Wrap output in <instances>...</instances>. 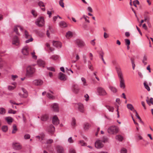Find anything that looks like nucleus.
<instances>
[{
    "mask_svg": "<svg viewBox=\"0 0 153 153\" xmlns=\"http://www.w3.org/2000/svg\"><path fill=\"white\" fill-rule=\"evenodd\" d=\"M109 88L111 91L114 93H116L117 92V89L115 87L109 86Z\"/></svg>",
    "mask_w": 153,
    "mask_h": 153,
    "instance_id": "21",
    "label": "nucleus"
},
{
    "mask_svg": "<svg viewBox=\"0 0 153 153\" xmlns=\"http://www.w3.org/2000/svg\"><path fill=\"white\" fill-rule=\"evenodd\" d=\"M126 45H129L130 44V41L129 39H125Z\"/></svg>",
    "mask_w": 153,
    "mask_h": 153,
    "instance_id": "45",
    "label": "nucleus"
},
{
    "mask_svg": "<svg viewBox=\"0 0 153 153\" xmlns=\"http://www.w3.org/2000/svg\"><path fill=\"white\" fill-rule=\"evenodd\" d=\"M90 127V124L87 123L84 124V128L86 130L88 129Z\"/></svg>",
    "mask_w": 153,
    "mask_h": 153,
    "instance_id": "38",
    "label": "nucleus"
},
{
    "mask_svg": "<svg viewBox=\"0 0 153 153\" xmlns=\"http://www.w3.org/2000/svg\"><path fill=\"white\" fill-rule=\"evenodd\" d=\"M14 149L17 150H19L21 149V146L19 144L16 143H14Z\"/></svg>",
    "mask_w": 153,
    "mask_h": 153,
    "instance_id": "23",
    "label": "nucleus"
},
{
    "mask_svg": "<svg viewBox=\"0 0 153 153\" xmlns=\"http://www.w3.org/2000/svg\"><path fill=\"white\" fill-rule=\"evenodd\" d=\"M105 107L109 111H111L112 112L113 111L114 108L113 107L109 105H106Z\"/></svg>",
    "mask_w": 153,
    "mask_h": 153,
    "instance_id": "35",
    "label": "nucleus"
},
{
    "mask_svg": "<svg viewBox=\"0 0 153 153\" xmlns=\"http://www.w3.org/2000/svg\"><path fill=\"white\" fill-rule=\"evenodd\" d=\"M87 9L90 12H93V10L92 8L90 7H88Z\"/></svg>",
    "mask_w": 153,
    "mask_h": 153,
    "instance_id": "64",
    "label": "nucleus"
},
{
    "mask_svg": "<svg viewBox=\"0 0 153 153\" xmlns=\"http://www.w3.org/2000/svg\"><path fill=\"white\" fill-rule=\"evenodd\" d=\"M6 113L5 109L3 108H0V114H4Z\"/></svg>",
    "mask_w": 153,
    "mask_h": 153,
    "instance_id": "34",
    "label": "nucleus"
},
{
    "mask_svg": "<svg viewBox=\"0 0 153 153\" xmlns=\"http://www.w3.org/2000/svg\"><path fill=\"white\" fill-rule=\"evenodd\" d=\"M38 5L40 7H44L45 6V5H44V3L42 1H39L38 3Z\"/></svg>",
    "mask_w": 153,
    "mask_h": 153,
    "instance_id": "43",
    "label": "nucleus"
},
{
    "mask_svg": "<svg viewBox=\"0 0 153 153\" xmlns=\"http://www.w3.org/2000/svg\"><path fill=\"white\" fill-rule=\"evenodd\" d=\"M35 68L31 66H28L27 68V74L28 75H32L34 74L35 72Z\"/></svg>",
    "mask_w": 153,
    "mask_h": 153,
    "instance_id": "5",
    "label": "nucleus"
},
{
    "mask_svg": "<svg viewBox=\"0 0 153 153\" xmlns=\"http://www.w3.org/2000/svg\"><path fill=\"white\" fill-rule=\"evenodd\" d=\"M69 153H76L75 150L72 149H70L69 151Z\"/></svg>",
    "mask_w": 153,
    "mask_h": 153,
    "instance_id": "58",
    "label": "nucleus"
},
{
    "mask_svg": "<svg viewBox=\"0 0 153 153\" xmlns=\"http://www.w3.org/2000/svg\"><path fill=\"white\" fill-rule=\"evenodd\" d=\"M77 45L79 47H82L85 45L84 42L82 40H77L76 41Z\"/></svg>",
    "mask_w": 153,
    "mask_h": 153,
    "instance_id": "13",
    "label": "nucleus"
},
{
    "mask_svg": "<svg viewBox=\"0 0 153 153\" xmlns=\"http://www.w3.org/2000/svg\"><path fill=\"white\" fill-rule=\"evenodd\" d=\"M116 69L119 79L120 87L124 89L125 88V80L121 69L120 67H117L116 68Z\"/></svg>",
    "mask_w": 153,
    "mask_h": 153,
    "instance_id": "1",
    "label": "nucleus"
},
{
    "mask_svg": "<svg viewBox=\"0 0 153 153\" xmlns=\"http://www.w3.org/2000/svg\"><path fill=\"white\" fill-rule=\"evenodd\" d=\"M97 92L99 95L101 96H105L107 94L106 91L104 89L101 87L98 88Z\"/></svg>",
    "mask_w": 153,
    "mask_h": 153,
    "instance_id": "7",
    "label": "nucleus"
},
{
    "mask_svg": "<svg viewBox=\"0 0 153 153\" xmlns=\"http://www.w3.org/2000/svg\"><path fill=\"white\" fill-rule=\"evenodd\" d=\"M147 98V99L146 100V101L148 104L149 105H150L151 103L153 105V98H151L150 99L148 97Z\"/></svg>",
    "mask_w": 153,
    "mask_h": 153,
    "instance_id": "24",
    "label": "nucleus"
},
{
    "mask_svg": "<svg viewBox=\"0 0 153 153\" xmlns=\"http://www.w3.org/2000/svg\"><path fill=\"white\" fill-rule=\"evenodd\" d=\"M72 89L73 91L75 94L78 93L79 90L78 86L76 85H74L72 86Z\"/></svg>",
    "mask_w": 153,
    "mask_h": 153,
    "instance_id": "12",
    "label": "nucleus"
},
{
    "mask_svg": "<svg viewBox=\"0 0 153 153\" xmlns=\"http://www.w3.org/2000/svg\"><path fill=\"white\" fill-rule=\"evenodd\" d=\"M33 83L36 85H40L42 84L43 81L40 79H36L33 81Z\"/></svg>",
    "mask_w": 153,
    "mask_h": 153,
    "instance_id": "17",
    "label": "nucleus"
},
{
    "mask_svg": "<svg viewBox=\"0 0 153 153\" xmlns=\"http://www.w3.org/2000/svg\"><path fill=\"white\" fill-rule=\"evenodd\" d=\"M59 58V56L57 55H54L51 56L50 59L52 60H57Z\"/></svg>",
    "mask_w": 153,
    "mask_h": 153,
    "instance_id": "33",
    "label": "nucleus"
},
{
    "mask_svg": "<svg viewBox=\"0 0 153 153\" xmlns=\"http://www.w3.org/2000/svg\"><path fill=\"white\" fill-rule=\"evenodd\" d=\"M22 90L24 93V94H22L21 93H19V94L22 97L26 98L27 97L28 94L27 90L23 88H22Z\"/></svg>",
    "mask_w": 153,
    "mask_h": 153,
    "instance_id": "11",
    "label": "nucleus"
},
{
    "mask_svg": "<svg viewBox=\"0 0 153 153\" xmlns=\"http://www.w3.org/2000/svg\"><path fill=\"white\" fill-rule=\"evenodd\" d=\"M133 4H139L140 3H139V1L138 0H136L134 1L133 2Z\"/></svg>",
    "mask_w": 153,
    "mask_h": 153,
    "instance_id": "57",
    "label": "nucleus"
},
{
    "mask_svg": "<svg viewBox=\"0 0 153 153\" xmlns=\"http://www.w3.org/2000/svg\"><path fill=\"white\" fill-rule=\"evenodd\" d=\"M19 43V40L17 36H15L12 39V44L18 45Z\"/></svg>",
    "mask_w": 153,
    "mask_h": 153,
    "instance_id": "9",
    "label": "nucleus"
},
{
    "mask_svg": "<svg viewBox=\"0 0 153 153\" xmlns=\"http://www.w3.org/2000/svg\"><path fill=\"white\" fill-rule=\"evenodd\" d=\"M81 80L82 82H83V85L84 86H87V84L86 82V81L85 79L83 77H82L81 78Z\"/></svg>",
    "mask_w": 153,
    "mask_h": 153,
    "instance_id": "40",
    "label": "nucleus"
},
{
    "mask_svg": "<svg viewBox=\"0 0 153 153\" xmlns=\"http://www.w3.org/2000/svg\"><path fill=\"white\" fill-rule=\"evenodd\" d=\"M133 112H134L135 113V116H136L138 118V119H139V118H140V117H139V116L138 115V113L137 111L135 110H134L133 111Z\"/></svg>",
    "mask_w": 153,
    "mask_h": 153,
    "instance_id": "50",
    "label": "nucleus"
},
{
    "mask_svg": "<svg viewBox=\"0 0 153 153\" xmlns=\"http://www.w3.org/2000/svg\"><path fill=\"white\" fill-rule=\"evenodd\" d=\"M48 119V115L45 114L42 115L41 117V119L42 121H46Z\"/></svg>",
    "mask_w": 153,
    "mask_h": 153,
    "instance_id": "29",
    "label": "nucleus"
},
{
    "mask_svg": "<svg viewBox=\"0 0 153 153\" xmlns=\"http://www.w3.org/2000/svg\"><path fill=\"white\" fill-rule=\"evenodd\" d=\"M17 130L16 126L15 124H14L13 126V130L12 131V133L14 134L16 133Z\"/></svg>",
    "mask_w": 153,
    "mask_h": 153,
    "instance_id": "32",
    "label": "nucleus"
},
{
    "mask_svg": "<svg viewBox=\"0 0 153 153\" xmlns=\"http://www.w3.org/2000/svg\"><path fill=\"white\" fill-rule=\"evenodd\" d=\"M127 108L131 111H133L134 110V107L131 104H128L127 105Z\"/></svg>",
    "mask_w": 153,
    "mask_h": 153,
    "instance_id": "37",
    "label": "nucleus"
},
{
    "mask_svg": "<svg viewBox=\"0 0 153 153\" xmlns=\"http://www.w3.org/2000/svg\"><path fill=\"white\" fill-rule=\"evenodd\" d=\"M59 78L61 80L65 81L67 79V77L66 75L61 72L59 73Z\"/></svg>",
    "mask_w": 153,
    "mask_h": 153,
    "instance_id": "16",
    "label": "nucleus"
},
{
    "mask_svg": "<svg viewBox=\"0 0 153 153\" xmlns=\"http://www.w3.org/2000/svg\"><path fill=\"white\" fill-rule=\"evenodd\" d=\"M5 120L8 124H10L13 121V119L10 117H6L5 118Z\"/></svg>",
    "mask_w": 153,
    "mask_h": 153,
    "instance_id": "27",
    "label": "nucleus"
},
{
    "mask_svg": "<svg viewBox=\"0 0 153 153\" xmlns=\"http://www.w3.org/2000/svg\"><path fill=\"white\" fill-rule=\"evenodd\" d=\"M66 37L67 38L71 37L73 36V33L70 31H69L66 33Z\"/></svg>",
    "mask_w": 153,
    "mask_h": 153,
    "instance_id": "26",
    "label": "nucleus"
},
{
    "mask_svg": "<svg viewBox=\"0 0 153 153\" xmlns=\"http://www.w3.org/2000/svg\"><path fill=\"white\" fill-rule=\"evenodd\" d=\"M48 69L50 71H55V69L53 67H49L48 68Z\"/></svg>",
    "mask_w": 153,
    "mask_h": 153,
    "instance_id": "61",
    "label": "nucleus"
},
{
    "mask_svg": "<svg viewBox=\"0 0 153 153\" xmlns=\"http://www.w3.org/2000/svg\"><path fill=\"white\" fill-rule=\"evenodd\" d=\"M59 4L60 5L62 8L64 7V4L63 2V1H59Z\"/></svg>",
    "mask_w": 153,
    "mask_h": 153,
    "instance_id": "49",
    "label": "nucleus"
},
{
    "mask_svg": "<svg viewBox=\"0 0 153 153\" xmlns=\"http://www.w3.org/2000/svg\"><path fill=\"white\" fill-rule=\"evenodd\" d=\"M25 37L27 39H28V40L26 41V43H27L33 41V38L31 36L28 34V32L27 31L25 30Z\"/></svg>",
    "mask_w": 153,
    "mask_h": 153,
    "instance_id": "6",
    "label": "nucleus"
},
{
    "mask_svg": "<svg viewBox=\"0 0 153 153\" xmlns=\"http://www.w3.org/2000/svg\"><path fill=\"white\" fill-rule=\"evenodd\" d=\"M78 109L79 111L81 112L84 113L85 111V109L83 105L81 103H79L78 104Z\"/></svg>",
    "mask_w": 153,
    "mask_h": 153,
    "instance_id": "15",
    "label": "nucleus"
},
{
    "mask_svg": "<svg viewBox=\"0 0 153 153\" xmlns=\"http://www.w3.org/2000/svg\"><path fill=\"white\" fill-rule=\"evenodd\" d=\"M144 85L145 88L148 91H150V88L149 87L146 82H145L144 83Z\"/></svg>",
    "mask_w": 153,
    "mask_h": 153,
    "instance_id": "39",
    "label": "nucleus"
},
{
    "mask_svg": "<svg viewBox=\"0 0 153 153\" xmlns=\"http://www.w3.org/2000/svg\"><path fill=\"white\" fill-rule=\"evenodd\" d=\"M95 147L97 149H100L103 147V144L100 140H97L95 143Z\"/></svg>",
    "mask_w": 153,
    "mask_h": 153,
    "instance_id": "10",
    "label": "nucleus"
},
{
    "mask_svg": "<svg viewBox=\"0 0 153 153\" xmlns=\"http://www.w3.org/2000/svg\"><path fill=\"white\" fill-rule=\"evenodd\" d=\"M18 77V76L16 75H12V79L13 80H14L15 79L17 78Z\"/></svg>",
    "mask_w": 153,
    "mask_h": 153,
    "instance_id": "53",
    "label": "nucleus"
},
{
    "mask_svg": "<svg viewBox=\"0 0 153 153\" xmlns=\"http://www.w3.org/2000/svg\"><path fill=\"white\" fill-rule=\"evenodd\" d=\"M35 53L34 52H33L31 53L32 57L33 59H37V56L35 55Z\"/></svg>",
    "mask_w": 153,
    "mask_h": 153,
    "instance_id": "44",
    "label": "nucleus"
},
{
    "mask_svg": "<svg viewBox=\"0 0 153 153\" xmlns=\"http://www.w3.org/2000/svg\"><path fill=\"white\" fill-rule=\"evenodd\" d=\"M131 63H132V66H134V67H135V65L134 63V59L133 58H131Z\"/></svg>",
    "mask_w": 153,
    "mask_h": 153,
    "instance_id": "59",
    "label": "nucleus"
},
{
    "mask_svg": "<svg viewBox=\"0 0 153 153\" xmlns=\"http://www.w3.org/2000/svg\"><path fill=\"white\" fill-rule=\"evenodd\" d=\"M59 25L60 27H65L67 26L66 24L63 21L60 22L59 23Z\"/></svg>",
    "mask_w": 153,
    "mask_h": 153,
    "instance_id": "30",
    "label": "nucleus"
},
{
    "mask_svg": "<svg viewBox=\"0 0 153 153\" xmlns=\"http://www.w3.org/2000/svg\"><path fill=\"white\" fill-rule=\"evenodd\" d=\"M121 153H127V150L126 149L123 148L121 150Z\"/></svg>",
    "mask_w": 153,
    "mask_h": 153,
    "instance_id": "47",
    "label": "nucleus"
},
{
    "mask_svg": "<svg viewBox=\"0 0 153 153\" xmlns=\"http://www.w3.org/2000/svg\"><path fill=\"white\" fill-rule=\"evenodd\" d=\"M30 136L29 134H26L25 135L24 137L25 139H29L30 138Z\"/></svg>",
    "mask_w": 153,
    "mask_h": 153,
    "instance_id": "54",
    "label": "nucleus"
},
{
    "mask_svg": "<svg viewBox=\"0 0 153 153\" xmlns=\"http://www.w3.org/2000/svg\"><path fill=\"white\" fill-rule=\"evenodd\" d=\"M31 13L34 17H36L37 16V13L35 10H32L31 11Z\"/></svg>",
    "mask_w": 153,
    "mask_h": 153,
    "instance_id": "41",
    "label": "nucleus"
},
{
    "mask_svg": "<svg viewBox=\"0 0 153 153\" xmlns=\"http://www.w3.org/2000/svg\"><path fill=\"white\" fill-rule=\"evenodd\" d=\"M83 18L85 19V21L87 22H89V20H88L87 19V18H89V17L87 16H85V15H84L83 16Z\"/></svg>",
    "mask_w": 153,
    "mask_h": 153,
    "instance_id": "56",
    "label": "nucleus"
},
{
    "mask_svg": "<svg viewBox=\"0 0 153 153\" xmlns=\"http://www.w3.org/2000/svg\"><path fill=\"white\" fill-rule=\"evenodd\" d=\"M35 23L36 25L39 27L43 26L45 24L44 20L43 18L40 17L38 18L36 21Z\"/></svg>",
    "mask_w": 153,
    "mask_h": 153,
    "instance_id": "3",
    "label": "nucleus"
},
{
    "mask_svg": "<svg viewBox=\"0 0 153 153\" xmlns=\"http://www.w3.org/2000/svg\"><path fill=\"white\" fill-rule=\"evenodd\" d=\"M52 42L53 46L56 48H61L62 47V43L59 42L53 41Z\"/></svg>",
    "mask_w": 153,
    "mask_h": 153,
    "instance_id": "14",
    "label": "nucleus"
},
{
    "mask_svg": "<svg viewBox=\"0 0 153 153\" xmlns=\"http://www.w3.org/2000/svg\"><path fill=\"white\" fill-rule=\"evenodd\" d=\"M53 142V140L52 139H49L47 141V143H51Z\"/></svg>",
    "mask_w": 153,
    "mask_h": 153,
    "instance_id": "63",
    "label": "nucleus"
},
{
    "mask_svg": "<svg viewBox=\"0 0 153 153\" xmlns=\"http://www.w3.org/2000/svg\"><path fill=\"white\" fill-rule=\"evenodd\" d=\"M47 131L50 134H53L55 131V128L54 127L52 124L48 126L47 129Z\"/></svg>",
    "mask_w": 153,
    "mask_h": 153,
    "instance_id": "8",
    "label": "nucleus"
},
{
    "mask_svg": "<svg viewBox=\"0 0 153 153\" xmlns=\"http://www.w3.org/2000/svg\"><path fill=\"white\" fill-rule=\"evenodd\" d=\"M147 56L146 55H144L143 56L142 62L145 65H146L147 64Z\"/></svg>",
    "mask_w": 153,
    "mask_h": 153,
    "instance_id": "25",
    "label": "nucleus"
},
{
    "mask_svg": "<svg viewBox=\"0 0 153 153\" xmlns=\"http://www.w3.org/2000/svg\"><path fill=\"white\" fill-rule=\"evenodd\" d=\"M30 50L29 48L27 46H26L22 48V52L23 55L27 56L30 53Z\"/></svg>",
    "mask_w": 153,
    "mask_h": 153,
    "instance_id": "4",
    "label": "nucleus"
},
{
    "mask_svg": "<svg viewBox=\"0 0 153 153\" xmlns=\"http://www.w3.org/2000/svg\"><path fill=\"white\" fill-rule=\"evenodd\" d=\"M68 142L70 143H73L74 142V141L73 140H72V137H69L68 140Z\"/></svg>",
    "mask_w": 153,
    "mask_h": 153,
    "instance_id": "52",
    "label": "nucleus"
},
{
    "mask_svg": "<svg viewBox=\"0 0 153 153\" xmlns=\"http://www.w3.org/2000/svg\"><path fill=\"white\" fill-rule=\"evenodd\" d=\"M79 142L81 146H84L85 145V143L83 140H80Z\"/></svg>",
    "mask_w": 153,
    "mask_h": 153,
    "instance_id": "55",
    "label": "nucleus"
},
{
    "mask_svg": "<svg viewBox=\"0 0 153 153\" xmlns=\"http://www.w3.org/2000/svg\"><path fill=\"white\" fill-rule=\"evenodd\" d=\"M119 129V127L117 126H113L108 128L107 131L110 134H115L118 132Z\"/></svg>",
    "mask_w": 153,
    "mask_h": 153,
    "instance_id": "2",
    "label": "nucleus"
},
{
    "mask_svg": "<svg viewBox=\"0 0 153 153\" xmlns=\"http://www.w3.org/2000/svg\"><path fill=\"white\" fill-rule=\"evenodd\" d=\"M15 87V86H12L9 85L8 86V89L10 91L14 89Z\"/></svg>",
    "mask_w": 153,
    "mask_h": 153,
    "instance_id": "46",
    "label": "nucleus"
},
{
    "mask_svg": "<svg viewBox=\"0 0 153 153\" xmlns=\"http://www.w3.org/2000/svg\"><path fill=\"white\" fill-rule=\"evenodd\" d=\"M52 122L54 125H57L59 123V120L56 116H54Z\"/></svg>",
    "mask_w": 153,
    "mask_h": 153,
    "instance_id": "18",
    "label": "nucleus"
},
{
    "mask_svg": "<svg viewBox=\"0 0 153 153\" xmlns=\"http://www.w3.org/2000/svg\"><path fill=\"white\" fill-rule=\"evenodd\" d=\"M18 27L17 26H15L14 28V31H15L16 34L17 35H19V33L18 32Z\"/></svg>",
    "mask_w": 153,
    "mask_h": 153,
    "instance_id": "42",
    "label": "nucleus"
},
{
    "mask_svg": "<svg viewBox=\"0 0 153 153\" xmlns=\"http://www.w3.org/2000/svg\"><path fill=\"white\" fill-rule=\"evenodd\" d=\"M108 37V35L106 33L104 32V37L105 39L107 38Z\"/></svg>",
    "mask_w": 153,
    "mask_h": 153,
    "instance_id": "60",
    "label": "nucleus"
},
{
    "mask_svg": "<svg viewBox=\"0 0 153 153\" xmlns=\"http://www.w3.org/2000/svg\"><path fill=\"white\" fill-rule=\"evenodd\" d=\"M2 131L4 132H6L8 130L7 126H2L1 128Z\"/></svg>",
    "mask_w": 153,
    "mask_h": 153,
    "instance_id": "36",
    "label": "nucleus"
},
{
    "mask_svg": "<svg viewBox=\"0 0 153 153\" xmlns=\"http://www.w3.org/2000/svg\"><path fill=\"white\" fill-rule=\"evenodd\" d=\"M57 153H64V150L62 146H58L56 147Z\"/></svg>",
    "mask_w": 153,
    "mask_h": 153,
    "instance_id": "19",
    "label": "nucleus"
},
{
    "mask_svg": "<svg viewBox=\"0 0 153 153\" xmlns=\"http://www.w3.org/2000/svg\"><path fill=\"white\" fill-rule=\"evenodd\" d=\"M53 110L55 112H58L59 111V108L58 105L55 103L52 105L51 106Z\"/></svg>",
    "mask_w": 153,
    "mask_h": 153,
    "instance_id": "20",
    "label": "nucleus"
},
{
    "mask_svg": "<svg viewBox=\"0 0 153 153\" xmlns=\"http://www.w3.org/2000/svg\"><path fill=\"white\" fill-rule=\"evenodd\" d=\"M115 138L117 140H119L120 141H122L123 139V136L120 135H117L115 137Z\"/></svg>",
    "mask_w": 153,
    "mask_h": 153,
    "instance_id": "28",
    "label": "nucleus"
},
{
    "mask_svg": "<svg viewBox=\"0 0 153 153\" xmlns=\"http://www.w3.org/2000/svg\"><path fill=\"white\" fill-rule=\"evenodd\" d=\"M47 96L50 99L53 100L55 99L54 97L50 93H48L47 94Z\"/></svg>",
    "mask_w": 153,
    "mask_h": 153,
    "instance_id": "31",
    "label": "nucleus"
},
{
    "mask_svg": "<svg viewBox=\"0 0 153 153\" xmlns=\"http://www.w3.org/2000/svg\"><path fill=\"white\" fill-rule=\"evenodd\" d=\"M141 104H142V106L144 107V109H146V108L145 106V102L143 101H142Z\"/></svg>",
    "mask_w": 153,
    "mask_h": 153,
    "instance_id": "62",
    "label": "nucleus"
},
{
    "mask_svg": "<svg viewBox=\"0 0 153 153\" xmlns=\"http://www.w3.org/2000/svg\"><path fill=\"white\" fill-rule=\"evenodd\" d=\"M76 124V120L74 118H72L71 125L72 126H74Z\"/></svg>",
    "mask_w": 153,
    "mask_h": 153,
    "instance_id": "48",
    "label": "nucleus"
},
{
    "mask_svg": "<svg viewBox=\"0 0 153 153\" xmlns=\"http://www.w3.org/2000/svg\"><path fill=\"white\" fill-rule=\"evenodd\" d=\"M45 64V62L42 60L39 59L37 61V64L40 66L44 67Z\"/></svg>",
    "mask_w": 153,
    "mask_h": 153,
    "instance_id": "22",
    "label": "nucleus"
},
{
    "mask_svg": "<svg viewBox=\"0 0 153 153\" xmlns=\"http://www.w3.org/2000/svg\"><path fill=\"white\" fill-rule=\"evenodd\" d=\"M84 97L85 98V100L86 101H87L89 99V96L87 94H86L84 95Z\"/></svg>",
    "mask_w": 153,
    "mask_h": 153,
    "instance_id": "51",
    "label": "nucleus"
}]
</instances>
